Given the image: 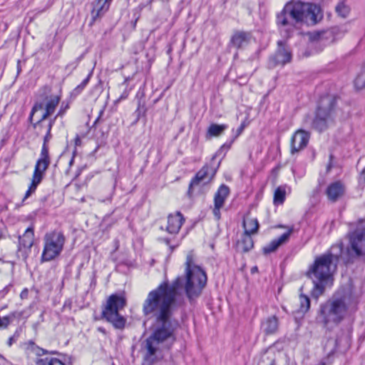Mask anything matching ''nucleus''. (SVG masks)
<instances>
[{"label": "nucleus", "mask_w": 365, "mask_h": 365, "mask_svg": "<svg viewBox=\"0 0 365 365\" xmlns=\"http://www.w3.org/2000/svg\"><path fill=\"white\" fill-rule=\"evenodd\" d=\"M183 279L178 277L171 284L165 282L150 291L143 304V313L153 319V332L145 341L144 361L152 365L163 357L164 349H169L175 341L174 332L178 323L171 319L173 307L183 284Z\"/></svg>", "instance_id": "1"}, {"label": "nucleus", "mask_w": 365, "mask_h": 365, "mask_svg": "<svg viewBox=\"0 0 365 365\" xmlns=\"http://www.w3.org/2000/svg\"><path fill=\"white\" fill-rule=\"evenodd\" d=\"M341 252V245L333 246L330 252L317 257L310 266L307 275L314 284L311 293L313 298L318 299L324 294L326 286L332 284L333 274L336 270L339 255Z\"/></svg>", "instance_id": "2"}, {"label": "nucleus", "mask_w": 365, "mask_h": 365, "mask_svg": "<svg viewBox=\"0 0 365 365\" xmlns=\"http://www.w3.org/2000/svg\"><path fill=\"white\" fill-rule=\"evenodd\" d=\"M322 17L320 8L314 4L289 1L277 16V24L281 32L289 36L299 23L316 24Z\"/></svg>", "instance_id": "3"}, {"label": "nucleus", "mask_w": 365, "mask_h": 365, "mask_svg": "<svg viewBox=\"0 0 365 365\" xmlns=\"http://www.w3.org/2000/svg\"><path fill=\"white\" fill-rule=\"evenodd\" d=\"M186 282L185 290L189 299L198 297L207 284L205 272L195 264L193 252H189L185 262Z\"/></svg>", "instance_id": "4"}, {"label": "nucleus", "mask_w": 365, "mask_h": 365, "mask_svg": "<svg viewBox=\"0 0 365 365\" xmlns=\"http://www.w3.org/2000/svg\"><path fill=\"white\" fill-rule=\"evenodd\" d=\"M56 118L50 119L48 123L46 125V135L43 140V144L41 148L40 158L37 160L34 172L32 176L31 185L26 191L24 200L28 198L31 193L34 192L37 186L41 182L44 173L50 165V158L48 155V148L46 145L47 142L51 138V130L55 123Z\"/></svg>", "instance_id": "5"}, {"label": "nucleus", "mask_w": 365, "mask_h": 365, "mask_svg": "<svg viewBox=\"0 0 365 365\" xmlns=\"http://www.w3.org/2000/svg\"><path fill=\"white\" fill-rule=\"evenodd\" d=\"M347 307L342 299H329L321 304L317 320L326 327L339 324L344 318Z\"/></svg>", "instance_id": "6"}, {"label": "nucleus", "mask_w": 365, "mask_h": 365, "mask_svg": "<svg viewBox=\"0 0 365 365\" xmlns=\"http://www.w3.org/2000/svg\"><path fill=\"white\" fill-rule=\"evenodd\" d=\"M125 306L126 299L123 294H111L103 309L102 317L114 328L123 329L125 326L126 319L120 314V312Z\"/></svg>", "instance_id": "7"}, {"label": "nucleus", "mask_w": 365, "mask_h": 365, "mask_svg": "<svg viewBox=\"0 0 365 365\" xmlns=\"http://www.w3.org/2000/svg\"><path fill=\"white\" fill-rule=\"evenodd\" d=\"M65 242V236L60 231L54 230L46 233L43 237L41 262H49L58 257L63 251Z\"/></svg>", "instance_id": "8"}, {"label": "nucleus", "mask_w": 365, "mask_h": 365, "mask_svg": "<svg viewBox=\"0 0 365 365\" xmlns=\"http://www.w3.org/2000/svg\"><path fill=\"white\" fill-rule=\"evenodd\" d=\"M336 105V98L332 96H325L320 98L316 111L315 117L312 120V127L319 130H324L328 123L331 119L334 108Z\"/></svg>", "instance_id": "9"}, {"label": "nucleus", "mask_w": 365, "mask_h": 365, "mask_svg": "<svg viewBox=\"0 0 365 365\" xmlns=\"http://www.w3.org/2000/svg\"><path fill=\"white\" fill-rule=\"evenodd\" d=\"M349 244L356 257L365 255V227H357L349 234Z\"/></svg>", "instance_id": "10"}, {"label": "nucleus", "mask_w": 365, "mask_h": 365, "mask_svg": "<svg viewBox=\"0 0 365 365\" xmlns=\"http://www.w3.org/2000/svg\"><path fill=\"white\" fill-rule=\"evenodd\" d=\"M60 100L61 98L58 96H51L46 98L44 111L38 121L34 124V128L40 130L39 132L41 133V129L43 127V121L53 113L56 107L59 104Z\"/></svg>", "instance_id": "11"}, {"label": "nucleus", "mask_w": 365, "mask_h": 365, "mask_svg": "<svg viewBox=\"0 0 365 365\" xmlns=\"http://www.w3.org/2000/svg\"><path fill=\"white\" fill-rule=\"evenodd\" d=\"M310 135L304 130H297L291 138V154L294 155L304 149L309 140Z\"/></svg>", "instance_id": "12"}, {"label": "nucleus", "mask_w": 365, "mask_h": 365, "mask_svg": "<svg viewBox=\"0 0 365 365\" xmlns=\"http://www.w3.org/2000/svg\"><path fill=\"white\" fill-rule=\"evenodd\" d=\"M292 60V53L289 48L282 41L278 42V48L275 54L270 58L272 66H284Z\"/></svg>", "instance_id": "13"}, {"label": "nucleus", "mask_w": 365, "mask_h": 365, "mask_svg": "<svg viewBox=\"0 0 365 365\" xmlns=\"http://www.w3.org/2000/svg\"><path fill=\"white\" fill-rule=\"evenodd\" d=\"M325 193L329 201L335 202L340 200L346 193V186L341 181L331 182L327 187Z\"/></svg>", "instance_id": "14"}, {"label": "nucleus", "mask_w": 365, "mask_h": 365, "mask_svg": "<svg viewBox=\"0 0 365 365\" xmlns=\"http://www.w3.org/2000/svg\"><path fill=\"white\" fill-rule=\"evenodd\" d=\"M215 172L207 165L203 166L195 175L190 184V188L210 182Z\"/></svg>", "instance_id": "15"}, {"label": "nucleus", "mask_w": 365, "mask_h": 365, "mask_svg": "<svg viewBox=\"0 0 365 365\" xmlns=\"http://www.w3.org/2000/svg\"><path fill=\"white\" fill-rule=\"evenodd\" d=\"M309 39L312 46L318 45L325 46L333 41V36L331 31H322L309 34Z\"/></svg>", "instance_id": "16"}, {"label": "nucleus", "mask_w": 365, "mask_h": 365, "mask_svg": "<svg viewBox=\"0 0 365 365\" xmlns=\"http://www.w3.org/2000/svg\"><path fill=\"white\" fill-rule=\"evenodd\" d=\"M184 221L185 219L181 212H176L174 214H170L168 217L167 231L170 234H177Z\"/></svg>", "instance_id": "17"}, {"label": "nucleus", "mask_w": 365, "mask_h": 365, "mask_svg": "<svg viewBox=\"0 0 365 365\" xmlns=\"http://www.w3.org/2000/svg\"><path fill=\"white\" fill-rule=\"evenodd\" d=\"M292 232L293 227H290L287 232L284 233L278 238L272 240L268 245L264 247V253L269 254L276 251L281 245L285 244L288 241Z\"/></svg>", "instance_id": "18"}, {"label": "nucleus", "mask_w": 365, "mask_h": 365, "mask_svg": "<svg viewBox=\"0 0 365 365\" xmlns=\"http://www.w3.org/2000/svg\"><path fill=\"white\" fill-rule=\"evenodd\" d=\"M111 0H96L91 11L93 24L98 18L102 16L109 9Z\"/></svg>", "instance_id": "19"}, {"label": "nucleus", "mask_w": 365, "mask_h": 365, "mask_svg": "<svg viewBox=\"0 0 365 365\" xmlns=\"http://www.w3.org/2000/svg\"><path fill=\"white\" fill-rule=\"evenodd\" d=\"M279 327V321L276 316H271L265 319L261 325L262 331L266 335H270L276 333Z\"/></svg>", "instance_id": "20"}, {"label": "nucleus", "mask_w": 365, "mask_h": 365, "mask_svg": "<svg viewBox=\"0 0 365 365\" xmlns=\"http://www.w3.org/2000/svg\"><path fill=\"white\" fill-rule=\"evenodd\" d=\"M34 241L33 227H28L22 236L19 237V250H30Z\"/></svg>", "instance_id": "21"}, {"label": "nucleus", "mask_w": 365, "mask_h": 365, "mask_svg": "<svg viewBox=\"0 0 365 365\" xmlns=\"http://www.w3.org/2000/svg\"><path fill=\"white\" fill-rule=\"evenodd\" d=\"M254 242L250 235L245 234L240 240L237 242V248L240 252H247L252 249Z\"/></svg>", "instance_id": "22"}, {"label": "nucleus", "mask_w": 365, "mask_h": 365, "mask_svg": "<svg viewBox=\"0 0 365 365\" xmlns=\"http://www.w3.org/2000/svg\"><path fill=\"white\" fill-rule=\"evenodd\" d=\"M243 227L245 234L252 235L257 232L259 229V222L256 218L247 217L243 220Z\"/></svg>", "instance_id": "23"}, {"label": "nucleus", "mask_w": 365, "mask_h": 365, "mask_svg": "<svg viewBox=\"0 0 365 365\" xmlns=\"http://www.w3.org/2000/svg\"><path fill=\"white\" fill-rule=\"evenodd\" d=\"M25 349L28 354H34L37 358H43L47 354V351L38 346L32 341L25 344Z\"/></svg>", "instance_id": "24"}, {"label": "nucleus", "mask_w": 365, "mask_h": 365, "mask_svg": "<svg viewBox=\"0 0 365 365\" xmlns=\"http://www.w3.org/2000/svg\"><path fill=\"white\" fill-rule=\"evenodd\" d=\"M230 193L229 187L225 185H221L215 195V205H224L226 198Z\"/></svg>", "instance_id": "25"}, {"label": "nucleus", "mask_w": 365, "mask_h": 365, "mask_svg": "<svg viewBox=\"0 0 365 365\" xmlns=\"http://www.w3.org/2000/svg\"><path fill=\"white\" fill-rule=\"evenodd\" d=\"M287 188L289 189L287 185H281L276 188L273 199L274 205H282L284 202Z\"/></svg>", "instance_id": "26"}, {"label": "nucleus", "mask_w": 365, "mask_h": 365, "mask_svg": "<svg viewBox=\"0 0 365 365\" xmlns=\"http://www.w3.org/2000/svg\"><path fill=\"white\" fill-rule=\"evenodd\" d=\"M249 34L245 32H237L232 38V44L237 48L244 46L248 41Z\"/></svg>", "instance_id": "27"}, {"label": "nucleus", "mask_w": 365, "mask_h": 365, "mask_svg": "<svg viewBox=\"0 0 365 365\" xmlns=\"http://www.w3.org/2000/svg\"><path fill=\"white\" fill-rule=\"evenodd\" d=\"M227 128V125L225 124H211L207 129V136L210 138L220 136Z\"/></svg>", "instance_id": "28"}, {"label": "nucleus", "mask_w": 365, "mask_h": 365, "mask_svg": "<svg viewBox=\"0 0 365 365\" xmlns=\"http://www.w3.org/2000/svg\"><path fill=\"white\" fill-rule=\"evenodd\" d=\"M36 365H64V364L57 358L46 356L43 358H37Z\"/></svg>", "instance_id": "29"}, {"label": "nucleus", "mask_w": 365, "mask_h": 365, "mask_svg": "<svg viewBox=\"0 0 365 365\" xmlns=\"http://www.w3.org/2000/svg\"><path fill=\"white\" fill-rule=\"evenodd\" d=\"M299 308L297 310L299 312L305 313L309 309L310 300L307 295L303 294L299 295Z\"/></svg>", "instance_id": "30"}, {"label": "nucleus", "mask_w": 365, "mask_h": 365, "mask_svg": "<svg viewBox=\"0 0 365 365\" xmlns=\"http://www.w3.org/2000/svg\"><path fill=\"white\" fill-rule=\"evenodd\" d=\"M354 85L357 89H363L365 88V69L358 74L354 81Z\"/></svg>", "instance_id": "31"}, {"label": "nucleus", "mask_w": 365, "mask_h": 365, "mask_svg": "<svg viewBox=\"0 0 365 365\" xmlns=\"http://www.w3.org/2000/svg\"><path fill=\"white\" fill-rule=\"evenodd\" d=\"M336 11L339 16L345 18L349 13V9L344 3H340L336 6Z\"/></svg>", "instance_id": "32"}, {"label": "nucleus", "mask_w": 365, "mask_h": 365, "mask_svg": "<svg viewBox=\"0 0 365 365\" xmlns=\"http://www.w3.org/2000/svg\"><path fill=\"white\" fill-rule=\"evenodd\" d=\"M14 316H6L0 318V328H6L13 320Z\"/></svg>", "instance_id": "33"}, {"label": "nucleus", "mask_w": 365, "mask_h": 365, "mask_svg": "<svg viewBox=\"0 0 365 365\" xmlns=\"http://www.w3.org/2000/svg\"><path fill=\"white\" fill-rule=\"evenodd\" d=\"M43 108V106L42 103H36L32 110H31V114H30V117H29V119L31 121L32 120V118L34 115V114L38 112V110H42Z\"/></svg>", "instance_id": "34"}, {"label": "nucleus", "mask_w": 365, "mask_h": 365, "mask_svg": "<svg viewBox=\"0 0 365 365\" xmlns=\"http://www.w3.org/2000/svg\"><path fill=\"white\" fill-rule=\"evenodd\" d=\"M91 75V74H89L88 77L86 79H84L83 82L75 88L76 91L81 92L86 86L90 80Z\"/></svg>", "instance_id": "35"}, {"label": "nucleus", "mask_w": 365, "mask_h": 365, "mask_svg": "<svg viewBox=\"0 0 365 365\" xmlns=\"http://www.w3.org/2000/svg\"><path fill=\"white\" fill-rule=\"evenodd\" d=\"M68 108V104H66L64 107L62 105L59 111L58 112L57 115L54 118H56V119L58 117H63Z\"/></svg>", "instance_id": "36"}, {"label": "nucleus", "mask_w": 365, "mask_h": 365, "mask_svg": "<svg viewBox=\"0 0 365 365\" xmlns=\"http://www.w3.org/2000/svg\"><path fill=\"white\" fill-rule=\"evenodd\" d=\"M222 207V206L215 205V207L213 209V214L217 220L220 218V209Z\"/></svg>", "instance_id": "37"}, {"label": "nucleus", "mask_w": 365, "mask_h": 365, "mask_svg": "<svg viewBox=\"0 0 365 365\" xmlns=\"http://www.w3.org/2000/svg\"><path fill=\"white\" fill-rule=\"evenodd\" d=\"M16 339H17V336L16 334L11 336L7 341L8 346H11L14 342L16 341Z\"/></svg>", "instance_id": "38"}, {"label": "nucleus", "mask_w": 365, "mask_h": 365, "mask_svg": "<svg viewBox=\"0 0 365 365\" xmlns=\"http://www.w3.org/2000/svg\"><path fill=\"white\" fill-rule=\"evenodd\" d=\"M28 296H29V290H28V289L26 288V289H23L22 292H21L20 297L22 299H27Z\"/></svg>", "instance_id": "39"}, {"label": "nucleus", "mask_w": 365, "mask_h": 365, "mask_svg": "<svg viewBox=\"0 0 365 365\" xmlns=\"http://www.w3.org/2000/svg\"><path fill=\"white\" fill-rule=\"evenodd\" d=\"M245 125L242 124L237 130L236 137L239 136L243 131Z\"/></svg>", "instance_id": "40"}, {"label": "nucleus", "mask_w": 365, "mask_h": 365, "mask_svg": "<svg viewBox=\"0 0 365 365\" xmlns=\"http://www.w3.org/2000/svg\"><path fill=\"white\" fill-rule=\"evenodd\" d=\"M264 357H266L267 359H271V364L270 365H275L274 364V360L272 359V357H270L269 356H264L262 357V361H264Z\"/></svg>", "instance_id": "41"}, {"label": "nucleus", "mask_w": 365, "mask_h": 365, "mask_svg": "<svg viewBox=\"0 0 365 365\" xmlns=\"http://www.w3.org/2000/svg\"><path fill=\"white\" fill-rule=\"evenodd\" d=\"M75 144L76 145H79L81 144V138L78 135H76L75 138Z\"/></svg>", "instance_id": "42"}, {"label": "nucleus", "mask_w": 365, "mask_h": 365, "mask_svg": "<svg viewBox=\"0 0 365 365\" xmlns=\"http://www.w3.org/2000/svg\"><path fill=\"white\" fill-rule=\"evenodd\" d=\"M257 270V267H255L252 269V272L254 273L255 271Z\"/></svg>", "instance_id": "43"}, {"label": "nucleus", "mask_w": 365, "mask_h": 365, "mask_svg": "<svg viewBox=\"0 0 365 365\" xmlns=\"http://www.w3.org/2000/svg\"><path fill=\"white\" fill-rule=\"evenodd\" d=\"M331 163H329V165L327 166V171H329L331 169Z\"/></svg>", "instance_id": "44"}, {"label": "nucleus", "mask_w": 365, "mask_h": 365, "mask_svg": "<svg viewBox=\"0 0 365 365\" xmlns=\"http://www.w3.org/2000/svg\"><path fill=\"white\" fill-rule=\"evenodd\" d=\"M126 96H127L126 95H125H125H123V96L120 98V99H119V100H120V99H123V98H126Z\"/></svg>", "instance_id": "45"}, {"label": "nucleus", "mask_w": 365, "mask_h": 365, "mask_svg": "<svg viewBox=\"0 0 365 365\" xmlns=\"http://www.w3.org/2000/svg\"><path fill=\"white\" fill-rule=\"evenodd\" d=\"M0 264L2 265V266H5V265H7L6 263H4V262H0Z\"/></svg>", "instance_id": "46"}, {"label": "nucleus", "mask_w": 365, "mask_h": 365, "mask_svg": "<svg viewBox=\"0 0 365 365\" xmlns=\"http://www.w3.org/2000/svg\"><path fill=\"white\" fill-rule=\"evenodd\" d=\"M317 365H325V364H324V362H322V361H321V362H319V363L318 364H317Z\"/></svg>", "instance_id": "47"}]
</instances>
